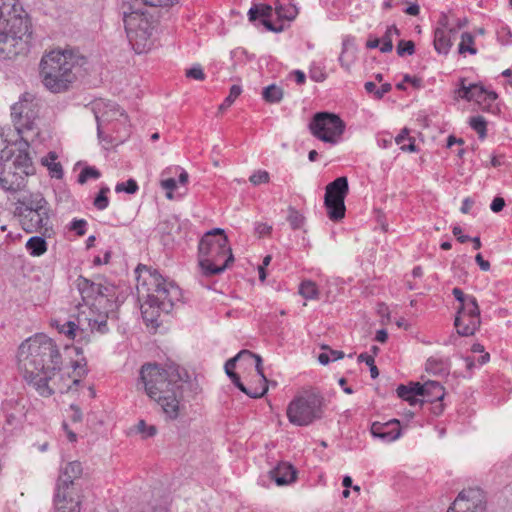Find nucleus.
<instances>
[{"label": "nucleus", "instance_id": "nucleus-1", "mask_svg": "<svg viewBox=\"0 0 512 512\" xmlns=\"http://www.w3.org/2000/svg\"><path fill=\"white\" fill-rule=\"evenodd\" d=\"M18 366L25 381L39 395L49 397L56 391L65 392L70 385H60L55 377L61 371L62 357L56 343L44 334H36L18 348Z\"/></svg>", "mask_w": 512, "mask_h": 512}, {"label": "nucleus", "instance_id": "nucleus-2", "mask_svg": "<svg viewBox=\"0 0 512 512\" xmlns=\"http://www.w3.org/2000/svg\"><path fill=\"white\" fill-rule=\"evenodd\" d=\"M184 375L187 376L186 372L181 371L176 364L161 367L155 363H147L140 369L137 388L143 389L161 407L167 418L174 420L179 416Z\"/></svg>", "mask_w": 512, "mask_h": 512}, {"label": "nucleus", "instance_id": "nucleus-3", "mask_svg": "<svg viewBox=\"0 0 512 512\" xmlns=\"http://www.w3.org/2000/svg\"><path fill=\"white\" fill-rule=\"evenodd\" d=\"M135 272L139 274L138 294L146 299L141 306L142 317L148 326L157 328L161 312L170 313L175 302L180 300V288L145 265H138Z\"/></svg>", "mask_w": 512, "mask_h": 512}, {"label": "nucleus", "instance_id": "nucleus-4", "mask_svg": "<svg viewBox=\"0 0 512 512\" xmlns=\"http://www.w3.org/2000/svg\"><path fill=\"white\" fill-rule=\"evenodd\" d=\"M24 36H29V22L18 0H0V59L23 50Z\"/></svg>", "mask_w": 512, "mask_h": 512}, {"label": "nucleus", "instance_id": "nucleus-5", "mask_svg": "<svg viewBox=\"0 0 512 512\" xmlns=\"http://www.w3.org/2000/svg\"><path fill=\"white\" fill-rule=\"evenodd\" d=\"M84 63V57L71 49L49 52L40 62V75L44 86L53 93L67 90L76 78L74 70Z\"/></svg>", "mask_w": 512, "mask_h": 512}, {"label": "nucleus", "instance_id": "nucleus-6", "mask_svg": "<svg viewBox=\"0 0 512 512\" xmlns=\"http://www.w3.org/2000/svg\"><path fill=\"white\" fill-rule=\"evenodd\" d=\"M234 260L228 238L221 228L206 232L198 245V262L204 275L220 274Z\"/></svg>", "mask_w": 512, "mask_h": 512}, {"label": "nucleus", "instance_id": "nucleus-7", "mask_svg": "<svg viewBox=\"0 0 512 512\" xmlns=\"http://www.w3.org/2000/svg\"><path fill=\"white\" fill-rule=\"evenodd\" d=\"M322 398L314 393L295 397L287 407L289 421L297 426H307L322 417Z\"/></svg>", "mask_w": 512, "mask_h": 512}, {"label": "nucleus", "instance_id": "nucleus-8", "mask_svg": "<svg viewBox=\"0 0 512 512\" xmlns=\"http://www.w3.org/2000/svg\"><path fill=\"white\" fill-rule=\"evenodd\" d=\"M28 149V138L21 137L13 147H5L1 151V159L11 163L12 174L21 180V189L25 186V178L35 171Z\"/></svg>", "mask_w": 512, "mask_h": 512}, {"label": "nucleus", "instance_id": "nucleus-9", "mask_svg": "<svg viewBox=\"0 0 512 512\" xmlns=\"http://www.w3.org/2000/svg\"><path fill=\"white\" fill-rule=\"evenodd\" d=\"M311 134L317 139L330 144H336L345 130L344 121L336 114L329 112L316 113L309 125Z\"/></svg>", "mask_w": 512, "mask_h": 512}, {"label": "nucleus", "instance_id": "nucleus-10", "mask_svg": "<svg viewBox=\"0 0 512 512\" xmlns=\"http://www.w3.org/2000/svg\"><path fill=\"white\" fill-rule=\"evenodd\" d=\"M123 22L127 37L137 53H142L151 36L150 24L139 10L123 11Z\"/></svg>", "mask_w": 512, "mask_h": 512}, {"label": "nucleus", "instance_id": "nucleus-11", "mask_svg": "<svg viewBox=\"0 0 512 512\" xmlns=\"http://www.w3.org/2000/svg\"><path fill=\"white\" fill-rule=\"evenodd\" d=\"M349 192L346 177H338L326 186L324 205L327 215L332 221H340L345 216V198Z\"/></svg>", "mask_w": 512, "mask_h": 512}, {"label": "nucleus", "instance_id": "nucleus-12", "mask_svg": "<svg viewBox=\"0 0 512 512\" xmlns=\"http://www.w3.org/2000/svg\"><path fill=\"white\" fill-rule=\"evenodd\" d=\"M38 116L37 104L33 102L30 94H25L19 102L11 107V117L15 130L20 137L32 131Z\"/></svg>", "mask_w": 512, "mask_h": 512}, {"label": "nucleus", "instance_id": "nucleus-13", "mask_svg": "<svg viewBox=\"0 0 512 512\" xmlns=\"http://www.w3.org/2000/svg\"><path fill=\"white\" fill-rule=\"evenodd\" d=\"M454 324L461 336H471L479 329L480 309L474 296H469L468 301L459 306Z\"/></svg>", "mask_w": 512, "mask_h": 512}, {"label": "nucleus", "instance_id": "nucleus-14", "mask_svg": "<svg viewBox=\"0 0 512 512\" xmlns=\"http://www.w3.org/2000/svg\"><path fill=\"white\" fill-rule=\"evenodd\" d=\"M447 512H486V500L479 489L461 491Z\"/></svg>", "mask_w": 512, "mask_h": 512}, {"label": "nucleus", "instance_id": "nucleus-15", "mask_svg": "<svg viewBox=\"0 0 512 512\" xmlns=\"http://www.w3.org/2000/svg\"><path fill=\"white\" fill-rule=\"evenodd\" d=\"M19 221L23 230L27 233L40 232L46 235L51 229L50 208L40 209L34 212L30 210L28 213L22 212Z\"/></svg>", "mask_w": 512, "mask_h": 512}, {"label": "nucleus", "instance_id": "nucleus-16", "mask_svg": "<svg viewBox=\"0 0 512 512\" xmlns=\"http://www.w3.org/2000/svg\"><path fill=\"white\" fill-rule=\"evenodd\" d=\"M93 112L97 121L98 137H102V127L106 123L118 120L119 117L126 119V115L120 107L112 101H105L103 99L97 100L93 103Z\"/></svg>", "mask_w": 512, "mask_h": 512}, {"label": "nucleus", "instance_id": "nucleus-17", "mask_svg": "<svg viewBox=\"0 0 512 512\" xmlns=\"http://www.w3.org/2000/svg\"><path fill=\"white\" fill-rule=\"evenodd\" d=\"M116 307H97L95 308L93 305L90 308L89 316L85 317V320L88 322V326L91 331H97L101 334L108 332L109 328L107 325L108 319H116L117 314L115 311Z\"/></svg>", "mask_w": 512, "mask_h": 512}, {"label": "nucleus", "instance_id": "nucleus-18", "mask_svg": "<svg viewBox=\"0 0 512 512\" xmlns=\"http://www.w3.org/2000/svg\"><path fill=\"white\" fill-rule=\"evenodd\" d=\"M54 505L56 512H80V494L77 491L56 488Z\"/></svg>", "mask_w": 512, "mask_h": 512}, {"label": "nucleus", "instance_id": "nucleus-19", "mask_svg": "<svg viewBox=\"0 0 512 512\" xmlns=\"http://www.w3.org/2000/svg\"><path fill=\"white\" fill-rule=\"evenodd\" d=\"M82 472L83 468L80 462H68L65 467L61 468V472L57 481V488L76 491L75 480L81 477Z\"/></svg>", "mask_w": 512, "mask_h": 512}, {"label": "nucleus", "instance_id": "nucleus-20", "mask_svg": "<svg viewBox=\"0 0 512 512\" xmlns=\"http://www.w3.org/2000/svg\"><path fill=\"white\" fill-rule=\"evenodd\" d=\"M458 95L462 99H466L468 101H476L480 103L481 101H494L497 99V94L493 91H487L483 86L477 84H471L466 86L464 84V80H462L461 87L458 90Z\"/></svg>", "mask_w": 512, "mask_h": 512}, {"label": "nucleus", "instance_id": "nucleus-21", "mask_svg": "<svg viewBox=\"0 0 512 512\" xmlns=\"http://www.w3.org/2000/svg\"><path fill=\"white\" fill-rule=\"evenodd\" d=\"M269 477L277 486H286L296 481L297 470L289 462H279L269 471Z\"/></svg>", "mask_w": 512, "mask_h": 512}, {"label": "nucleus", "instance_id": "nucleus-22", "mask_svg": "<svg viewBox=\"0 0 512 512\" xmlns=\"http://www.w3.org/2000/svg\"><path fill=\"white\" fill-rule=\"evenodd\" d=\"M50 208L46 199L39 193L24 195L17 200L15 215L18 217L22 216L23 213H28V211H38L40 209Z\"/></svg>", "mask_w": 512, "mask_h": 512}, {"label": "nucleus", "instance_id": "nucleus-23", "mask_svg": "<svg viewBox=\"0 0 512 512\" xmlns=\"http://www.w3.org/2000/svg\"><path fill=\"white\" fill-rule=\"evenodd\" d=\"M371 433L374 437H378L383 441L392 442L401 435L399 421L394 419L387 423L375 422L371 426Z\"/></svg>", "mask_w": 512, "mask_h": 512}, {"label": "nucleus", "instance_id": "nucleus-24", "mask_svg": "<svg viewBox=\"0 0 512 512\" xmlns=\"http://www.w3.org/2000/svg\"><path fill=\"white\" fill-rule=\"evenodd\" d=\"M98 284L100 289H97L96 302H94L92 305L95 308H106V306L117 307V304L114 300L116 294L115 286L107 282L103 278L98 279Z\"/></svg>", "mask_w": 512, "mask_h": 512}, {"label": "nucleus", "instance_id": "nucleus-25", "mask_svg": "<svg viewBox=\"0 0 512 512\" xmlns=\"http://www.w3.org/2000/svg\"><path fill=\"white\" fill-rule=\"evenodd\" d=\"M442 27H438L434 32V48L440 54H448L452 47L451 34L455 33V29L446 28V18L441 21Z\"/></svg>", "mask_w": 512, "mask_h": 512}, {"label": "nucleus", "instance_id": "nucleus-26", "mask_svg": "<svg viewBox=\"0 0 512 512\" xmlns=\"http://www.w3.org/2000/svg\"><path fill=\"white\" fill-rule=\"evenodd\" d=\"M11 163L0 158V186L2 189L10 192L21 190V180L12 174Z\"/></svg>", "mask_w": 512, "mask_h": 512}, {"label": "nucleus", "instance_id": "nucleus-27", "mask_svg": "<svg viewBox=\"0 0 512 512\" xmlns=\"http://www.w3.org/2000/svg\"><path fill=\"white\" fill-rule=\"evenodd\" d=\"M421 396L424 397L423 401L426 402H441L445 396L444 387L437 381H427L424 384L420 383Z\"/></svg>", "mask_w": 512, "mask_h": 512}, {"label": "nucleus", "instance_id": "nucleus-28", "mask_svg": "<svg viewBox=\"0 0 512 512\" xmlns=\"http://www.w3.org/2000/svg\"><path fill=\"white\" fill-rule=\"evenodd\" d=\"M396 391L398 397L407 401L411 406H415L422 402L417 398V396H421V387L419 382H411L409 385H399Z\"/></svg>", "mask_w": 512, "mask_h": 512}, {"label": "nucleus", "instance_id": "nucleus-29", "mask_svg": "<svg viewBox=\"0 0 512 512\" xmlns=\"http://www.w3.org/2000/svg\"><path fill=\"white\" fill-rule=\"evenodd\" d=\"M77 288L83 298V300L87 299H95L97 298V289L99 288L98 281H91L83 276H80L77 279Z\"/></svg>", "mask_w": 512, "mask_h": 512}, {"label": "nucleus", "instance_id": "nucleus-30", "mask_svg": "<svg viewBox=\"0 0 512 512\" xmlns=\"http://www.w3.org/2000/svg\"><path fill=\"white\" fill-rule=\"evenodd\" d=\"M229 378L232 381V383L243 393L248 395L251 398H260L266 394L268 391V385L261 384L260 387L255 388L254 390L248 389L244 386V384L241 382L240 377L237 373H229Z\"/></svg>", "mask_w": 512, "mask_h": 512}, {"label": "nucleus", "instance_id": "nucleus-31", "mask_svg": "<svg viewBox=\"0 0 512 512\" xmlns=\"http://www.w3.org/2000/svg\"><path fill=\"white\" fill-rule=\"evenodd\" d=\"M57 155L55 152H49L46 157L42 159V164L47 167L51 177L61 179L63 177L62 165L56 162Z\"/></svg>", "mask_w": 512, "mask_h": 512}, {"label": "nucleus", "instance_id": "nucleus-32", "mask_svg": "<svg viewBox=\"0 0 512 512\" xmlns=\"http://www.w3.org/2000/svg\"><path fill=\"white\" fill-rule=\"evenodd\" d=\"M55 323L58 331L65 334L69 339H75L79 332L83 333V330L79 328V325L82 323L81 317L77 318V323L74 321H67L63 324L56 321Z\"/></svg>", "mask_w": 512, "mask_h": 512}, {"label": "nucleus", "instance_id": "nucleus-33", "mask_svg": "<svg viewBox=\"0 0 512 512\" xmlns=\"http://www.w3.org/2000/svg\"><path fill=\"white\" fill-rule=\"evenodd\" d=\"M26 249L32 256H41L47 251V243L44 238L33 236L27 241Z\"/></svg>", "mask_w": 512, "mask_h": 512}, {"label": "nucleus", "instance_id": "nucleus-34", "mask_svg": "<svg viewBox=\"0 0 512 512\" xmlns=\"http://www.w3.org/2000/svg\"><path fill=\"white\" fill-rule=\"evenodd\" d=\"M275 12L279 18L291 21L297 16L298 9L293 4H281L279 0H276Z\"/></svg>", "mask_w": 512, "mask_h": 512}, {"label": "nucleus", "instance_id": "nucleus-35", "mask_svg": "<svg viewBox=\"0 0 512 512\" xmlns=\"http://www.w3.org/2000/svg\"><path fill=\"white\" fill-rule=\"evenodd\" d=\"M396 35V36H399L400 35V32L398 30V28L394 25L390 26L387 28L385 34L383 35V37L380 39V43H382L381 47H380V51L383 52V53H387V52H391L392 49H393V36Z\"/></svg>", "mask_w": 512, "mask_h": 512}, {"label": "nucleus", "instance_id": "nucleus-36", "mask_svg": "<svg viewBox=\"0 0 512 512\" xmlns=\"http://www.w3.org/2000/svg\"><path fill=\"white\" fill-rule=\"evenodd\" d=\"M426 371L435 375L445 374L448 372L447 363L441 358L430 357L426 362Z\"/></svg>", "mask_w": 512, "mask_h": 512}, {"label": "nucleus", "instance_id": "nucleus-37", "mask_svg": "<svg viewBox=\"0 0 512 512\" xmlns=\"http://www.w3.org/2000/svg\"><path fill=\"white\" fill-rule=\"evenodd\" d=\"M263 99L269 103H278L283 98V90L275 84H271L263 89Z\"/></svg>", "mask_w": 512, "mask_h": 512}, {"label": "nucleus", "instance_id": "nucleus-38", "mask_svg": "<svg viewBox=\"0 0 512 512\" xmlns=\"http://www.w3.org/2000/svg\"><path fill=\"white\" fill-rule=\"evenodd\" d=\"M458 51L460 54L468 52L475 55L477 53V49L474 47V36L471 33L465 32L462 34Z\"/></svg>", "mask_w": 512, "mask_h": 512}, {"label": "nucleus", "instance_id": "nucleus-39", "mask_svg": "<svg viewBox=\"0 0 512 512\" xmlns=\"http://www.w3.org/2000/svg\"><path fill=\"white\" fill-rule=\"evenodd\" d=\"M287 221L293 230L301 229L305 224V217L294 207L288 208Z\"/></svg>", "mask_w": 512, "mask_h": 512}, {"label": "nucleus", "instance_id": "nucleus-40", "mask_svg": "<svg viewBox=\"0 0 512 512\" xmlns=\"http://www.w3.org/2000/svg\"><path fill=\"white\" fill-rule=\"evenodd\" d=\"M299 293L305 299H317L319 295L316 284L312 281H303L299 287Z\"/></svg>", "mask_w": 512, "mask_h": 512}, {"label": "nucleus", "instance_id": "nucleus-41", "mask_svg": "<svg viewBox=\"0 0 512 512\" xmlns=\"http://www.w3.org/2000/svg\"><path fill=\"white\" fill-rule=\"evenodd\" d=\"M242 92V88L239 85H233L230 88L229 95L224 99L222 104H220L218 110L219 112H224L227 108H229L234 101L239 97Z\"/></svg>", "mask_w": 512, "mask_h": 512}, {"label": "nucleus", "instance_id": "nucleus-42", "mask_svg": "<svg viewBox=\"0 0 512 512\" xmlns=\"http://www.w3.org/2000/svg\"><path fill=\"white\" fill-rule=\"evenodd\" d=\"M470 126L473 130H475L480 139H484L486 137V120L482 116H475L470 119Z\"/></svg>", "mask_w": 512, "mask_h": 512}, {"label": "nucleus", "instance_id": "nucleus-43", "mask_svg": "<svg viewBox=\"0 0 512 512\" xmlns=\"http://www.w3.org/2000/svg\"><path fill=\"white\" fill-rule=\"evenodd\" d=\"M352 46V38L346 37L342 42V52L339 56V62L346 70L350 69L352 59H346L345 54L348 52L349 47Z\"/></svg>", "mask_w": 512, "mask_h": 512}, {"label": "nucleus", "instance_id": "nucleus-44", "mask_svg": "<svg viewBox=\"0 0 512 512\" xmlns=\"http://www.w3.org/2000/svg\"><path fill=\"white\" fill-rule=\"evenodd\" d=\"M110 191V189L108 187H102L98 193V195L96 196V198L94 199V206L98 209V210H104L108 207L109 205V199L108 197L106 196V194Z\"/></svg>", "mask_w": 512, "mask_h": 512}, {"label": "nucleus", "instance_id": "nucleus-45", "mask_svg": "<svg viewBox=\"0 0 512 512\" xmlns=\"http://www.w3.org/2000/svg\"><path fill=\"white\" fill-rule=\"evenodd\" d=\"M100 172L95 167H85L78 176V182L80 184H84L88 179H98L100 177Z\"/></svg>", "mask_w": 512, "mask_h": 512}, {"label": "nucleus", "instance_id": "nucleus-46", "mask_svg": "<svg viewBox=\"0 0 512 512\" xmlns=\"http://www.w3.org/2000/svg\"><path fill=\"white\" fill-rule=\"evenodd\" d=\"M136 431L144 438L152 437L157 433V429L154 425H147L144 420H140L136 425Z\"/></svg>", "mask_w": 512, "mask_h": 512}, {"label": "nucleus", "instance_id": "nucleus-47", "mask_svg": "<svg viewBox=\"0 0 512 512\" xmlns=\"http://www.w3.org/2000/svg\"><path fill=\"white\" fill-rule=\"evenodd\" d=\"M244 356H252V352L251 351H248V350H242L240 351L235 357L229 359L226 363H225V372L227 374V376L229 377V373H235L233 370L236 366V362L244 357Z\"/></svg>", "mask_w": 512, "mask_h": 512}, {"label": "nucleus", "instance_id": "nucleus-48", "mask_svg": "<svg viewBox=\"0 0 512 512\" xmlns=\"http://www.w3.org/2000/svg\"><path fill=\"white\" fill-rule=\"evenodd\" d=\"M415 51L414 42L411 40L405 41L400 40L397 45V54L399 56H404L405 54L412 55Z\"/></svg>", "mask_w": 512, "mask_h": 512}, {"label": "nucleus", "instance_id": "nucleus-49", "mask_svg": "<svg viewBox=\"0 0 512 512\" xmlns=\"http://www.w3.org/2000/svg\"><path fill=\"white\" fill-rule=\"evenodd\" d=\"M116 192L125 191L129 194H134L138 190L137 182L133 179H129L126 182L118 183L115 187Z\"/></svg>", "mask_w": 512, "mask_h": 512}, {"label": "nucleus", "instance_id": "nucleus-50", "mask_svg": "<svg viewBox=\"0 0 512 512\" xmlns=\"http://www.w3.org/2000/svg\"><path fill=\"white\" fill-rule=\"evenodd\" d=\"M160 186L166 190V197L170 200L174 198L173 191L177 187V181L174 178L162 179Z\"/></svg>", "mask_w": 512, "mask_h": 512}, {"label": "nucleus", "instance_id": "nucleus-51", "mask_svg": "<svg viewBox=\"0 0 512 512\" xmlns=\"http://www.w3.org/2000/svg\"><path fill=\"white\" fill-rule=\"evenodd\" d=\"M249 181L253 185L268 183L269 182V173L265 170H258L250 176Z\"/></svg>", "mask_w": 512, "mask_h": 512}, {"label": "nucleus", "instance_id": "nucleus-52", "mask_svg": "<svg viewBox=\"0 0 512 512\" xmlns=\"http://www.w3.org/2000/svg\"><path fill=\"white\" fill-rule=\"evenodd\" d=\"M186 76L198 81H203L205 79L204 71L200 65H194L190 69L186 70Z\"/></svg>", "mask_w": 512, "mask_h": 512}, {"label": "nucleus", "instance_id": "nucleus-53", "mask_svg": "<svg viewBox=\"0 0 512 512\" xmlns=\"http://www.w3.org/2000/svg\"><path fill=\"white\" fill-rule=\"evenodd\" d=\"M87 222L84 219H74L71 222L70 229L75 231L77 235L83 236L86 233Z\"/></svg>", "mask_w": 512, "mask_h": 512}, {"label": "nucleus", "instance_id": "nucleus-54", "mask_svg": "<svg viewBox=\"0 0 512 512\" xmlns=\"http://www.w3.org/2000/svg\"><path fill=\"white\" fill-rule=\"evenodd\" d=\"M248 358H254L255 359V368L258 373V375L261 377L262 384L267 385V379L264 376L263 368H262V358L260 355L252 353V356H247Z\"/></svg>", "mask_w": 512, "mask_h": 512}, {"label": "nucleus", "instance_id": "nucleus-55", "mask_svg": "<svg viewBox=\"0 0 512 512\" xmlns=\"http://www.w3.org/2000/svg\"><path fill=\"white\" fill-rule=\"evenodd\" d=\"M254 231L259 237H262L271 233L272 226L268 223L257 222L255 223Z\"/></svg>", "mask_w": 512, "mask_h": 512}, {"label": "nucleus", "instance_id": "nucleus-56", "mask_svg": "<svg viewBox=\"0 0 512 512\" xmlns=\"http://www.w3.org/2000/svg\"><path fill=\"white\" fill-rule=\"evenodd\" d=\"M145 5L152 7H169L172 6L177 0H142Z\"/></svg>", "mask_w": 512, "mask_h": 512}, {"label": "nucleus", "instance_id": "nucleus-57", "mask_svg": "<svg viewBox=\"0 0 512 512\" xmlns=\"http://www.w3.org/2000/svg\"><path fill=\"white\" fill-rule=\"evenodd\" d=\"M70 410L72 411V414L70 416L71 420L73 422H81L82 418H83V414H82L80 407L76 404H71Z\"/></svg>", "mask_w": 512, "mask_h": 512}, {"label": "nucleus", "instance_id": "nucleus-58", "mask_svg": "<svg viewBox=\"0 0 512 512\" xmlns=\"http://www.w3.org/2000/svg\"><path fill=\"white\" fill-rule=\"evenodd\" d=\"M505 201L502 197H495L490 205L493 212L498 213L503 210Z\"/></svg>", "mask_w": 512, "mask_h": 512}, {"label": "nucleus", "instance_id": "nucleus-59", "mask_svg": "<svg viewBox=\"0 0 512 512\" xmlns=\"http://www.w3.org/2000/svg\"><path fill=\"white\" fill-rule=\"evenodd\" d=\"M452 294L455 297V299L460 302V305L466 303L468 301V297L470 296L465 295L463 291L458 287L453 288Z\"/></svg>", "mask_w": 512, "mask_h": 512}, {"label": "nucleus", "instance_id": "nucleus-60", "mask_svg": "<svg viewBox=\"0 0 512 512\" xmlns=\"http://www.w3.org/2000/svg\"><path fill=\"white\" fill-rule=\"evenodd\" d=\"M452 233L454 236L457 237V240L460 242V243H465L467 241L470 240V237L467 236V235H462V229L460 226H454L453 229H452Z\"/></svg>", "mask_w": 512, "mask_h": 512}, {"label": "nucleus", "instance_id": "nucleus-61", "mask_svg": "<svg viewBox=\"0 0 512 512\" xmlns=\"http://www.w3.org/2000/svg\"><path fill=\"white\" fill-rule=\"evenodd\" d=\"M475 261L479 265V267H480V269L482 271H489L490 270V263H489V261L485 260L480 253H478L475 256Z\"/></svg>", "mask_w": 512, "mask_h": 512}, {"label": "nucleus", "instance_id": "nucleus-62", "mask_svg": "<svg viewBox=\"0 0 512 512\" xmlns=\"http://www.w3.org/2000/svg\"><path fill=\"white\" fill-rule=\"evenodd\" d=\"M257 6L259 8L260 17H262L263 19H266L272 15L273 9L270 5L260 4Z\"/></svg>", "mask_w": 512, "mask_h": 512}, {"label": "nucleus", "instance_id": "nucleus-63", "mask_svg": "<svg viewBox=\"0 0 512 512\" xmlns=\"http://www.w3.org/2000/svg\"><path fill=\"white\" fill-rule=\"evenodd\" d=\"M392 89L391 84L385 83L375 91V97L381 99L385 94L389 93Z\"/></svg>", "mask_w": 512, "mask_h": 512}, {"label": "nucleus", "instance_id": "nucleus-64", "mask_svg": "<svg viewBox=\"0 0 512 512\" xmlns=\"http://www.w3.org/2000/svg\"><path fill=\"white\" fill-rule=\"evenodd\" d=\"M111 258V251H106L104 254V258H100L99 256L95 257L93 260L94 265H101L109 263Z\"/></svg>", "mask_w": 512, "mask_h": 512}]
</instances>
